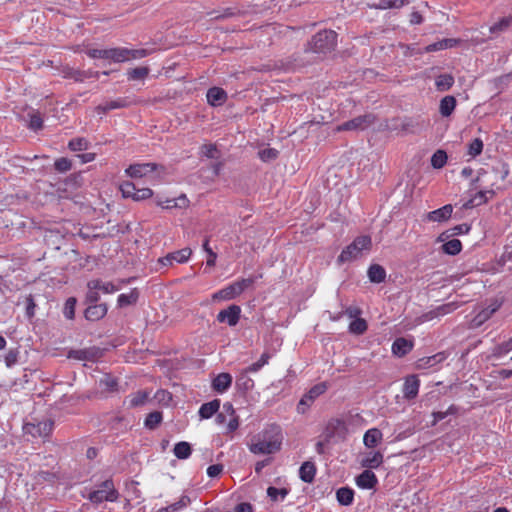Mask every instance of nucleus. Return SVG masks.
<instances>
[{
  "label": "nucleus",
  "mask_w": 512,
  "mask_h": 512,
  "mask_svg": "<svg viewBox=\"0 0 512 512\" xmlns=\"http://www.w3.org/2000/svg\"><path fill=\"white\" fill-rule=\"evenodd\" d=\"M282 436L278 427L255 435L249 445L253 454H273L281 449Z\"/></svg>",
  "instance_id": "obj_1"
},
{
  "label": "nucleus",
  "mask_w": 512,
  "mask_h": 512,
  "mask_svg": "<svg viewBox=\"0 0 512 512\" xmlns=\"http://www.w3.org/2000/svg\"><path fill=\"white\" fill-rule=\"evenodd\" d=\"M372 246L371 237L367 235L358 236L354 241L342 250L337 258L339 264L352 261L361 255L363 250H370Z\"/></svg>",
  "instance_id": "obj_2"
},
{
  "label": "nucleus",
  "mask_w": 512,
  "mask_h": 512,
  "mask_svg": "<svg viewBox=\"0 0 512 512\" xmlns=\"http://www.w3.org/2000/svg\"><path fill=\"white\" fill-rule=\"evenodd\" d=\"M337 34L332 30H323L313 36L309 49L315 53H328L336 46Z\"/></svg>",
  "instance_id": "obj_3"
},
{
  "label": "nucleus",
  "mask_w": 512,
  "mask_h": 512,
  "mask_svg": "<svg viewBox=\"0 0 512 512\" xmlns=\"http://www.w3.org/2000/svg\"><path fill=\"white\" fill-rule=\"evenodd\" d=\"M254 283L253 278L238 280L212 295L214 301L231 300L242 294Z\"/></svg>",
  "instance_id": "obj_4"
},
{
  "label": "nucleus",
  "mask_w": 512,
  "mask_h": 512,
  "mask_svg": "<svg viewBox=\"0 0 512 512\" xmlns=\"http://www.w3.org/2000/svg\"><path fill=\"white\" fill-rule=\"evenodd\" d=\"M483 175L487 178V182L490 183L491 187H495L497 190L502 189V184L509 175L508 165L500 163L497 166H493L490 172H485Z\"/></svg>",
  "instance_id": "obj_5"
},
{
  "label": "nucleus",
  "mask_w": 512,
  "mask_h": 512,
  "mask_svg": "<svg viewBox=\"0 0 512 512\" xmlns=\"http://www.w3.org/2000/svg\"><path fill=\"white\" fill-rule=\"evenodd\" d=\"M327 390L326 383H319L313 386L303 397L300 399L297 405V411L300 414L306 413L310 405L314 400L322 395Z\"/></svg>",
  "instance_id": "obj_6"
},
{
  "label": "nucleus",
  "mask_w": 512,
  "mask_h": 512,
  "mask_svg": "<svg viewBox=\"0 0 512 512\" xmlns=\"http://www.w3.org/2000/svg\"><path fill=\"white\" fill-rule=\"evenodd\" d=\"M374 121L375 117L372 114L361 115L337 126L336 131L364 130L372 125Z\"/></svg>",
  "instance_id": "obj_7"
},
{
  "label": "nucleus",
  "mask_w": 512,
  "mask_h": 512,
  "mask_svg": "<svg viewBox=\"0 0 512 512\" xmlns=\"http://www.w3.org/2000/svg\"><path fill=\"white\" fill-rule=\"evenodd\" d=\"M53 425L54 423L52 420L45 419L37 423H26L23 426V430L25 434H29L32 437L45 438L48 437L52 432Z\"/></svg>",
  "instance_id": "obj_8"
},
{
  "label": "nucleus",
  "mask_w": 512,
  "mask_h": 512,
  "mask_svg": "<svg viewBox=\"0 0 512 512\" xmlns=\"http://www.w3.org/2000/svg\"><path fill=\"white\" fill-rule=\"evenodd\" d=\"M159 166L155 163L133 164L126 169V174L131 178L146 177L157 171Z\"/></svg>",
  "instance_id": "obj_9"
},
{
  "label": "nucleus",
  "mask_w": 512,
  "mask_h": 512,
  "mask_svg": "<svg viewBox=\"0 0 512 512\" xmlns=\"http://www.w3.org/2000/svg\"><path fill=\"white\" fill-rule=\"evenodd\" d=\"M191 254L192 250L190 248H183L181 250L168 253L166 256L160 258L158 262L163 266H170L174 262L185 263L189 260Z\"/></svg>",
  "instance_id": "obj_10"
},
{
  "label": "nucleus",
  "mask_w": 512,
  "mask_h": 512,
  "mask_svg": "<svg viewBox=\"0 0 512 512\" xmlns=\"http://www.w3.org/2000/svg\"><path fill=\"white\" fill-rule=\"evenodd\" d=\"M241 314V308L238 305H230L227 309L221 310L217 315L220 323L227 322L229 326H235Z\"/></svg>",
  "instance_id": "obj_11"
},
{
  "label": "nucleus",
  "mask_w": 512,
  "mask_h": 512,
  "mask_svg": "<svg viewBox=\"0 0 512 512\" xmlns=\"http://www.w3.org/2000/svg\"><path fill=\"white\" fill-rule=\"evenodd\" d=\"M452 212L453 206L451 204H447L439 209L427 213L425 219L431 222H445L451 217Z\"/></svg>",
  "instance_id": "obj_12"
},
{
  "label": "nucleus",
  "mask_w": 512,
  "mask_h": 512,
  "mask_svg": "<svg viewBox=\"0 0 512 512\" xmlns=\"http://www.w3.org/2000/svg\"><path fill=\"white\" fill-rule=\"evenodd\" d=\"M377 482V477L371 470H364L356 478V484L362 489H373Z\"/></svg>",
  "instance_id": "obj_13"
},
{
  "label": "nucleus",
  "mask_w": 512,
  "mask_h": 512,
  "mask_svg": "<svg viewBox=\"0 0 512 512\" xmlns=\"http://www.w3.org/2000/svg\"><path fill=\"white\" fill-rule=\"evenodd\" d=\"M101 356V350L98 348H89L81 350L70 351L69 357L77 360H90L94 361Z\"/></svg>",
  "instance_id": "obj_14"
},
{
  "label": "nucleus",
  "mask_w": 512,
  "mask_h": 512,
  "mask_svg": "<svg viewBox=\"0 0 512 512\" xmlns=\"http://www.w3.org/2000/svg\"><path fill=\"white\" fill-rule=\"evenodd\" d=\"M207 101L212 106L222 105L227 100V93L219 87H212L207 91Z\"/></svg>",
  "instance_id": "obj_15"
},
{
  "label": "nucleus",
  "mask_w": 512,
  "mask_h": 512,
  "mask_svg": "<svg viewBox=\"0 0 512 512\" xmlns=\"http://www.w3.org/2000/svg\"><path fill=\"white\" fill-rule=\"evenodd\" d=\"M107 314L106 304L90 305L85 310V318L89 321H98Z\"/></svg>",
  "instance_id": "obj_16"
},
{
  "label": "nucleus",
  "mask_w": 512,
  "mask_h": 512,
  "mask_svg": "<svg viewBox=\"0 0 512 512\" xmlns=\"http://www.w3.org/2000/svg\"><path fill=\"white\" fill-rule=\"evenodd\" d=\"M232 383V376L229 373H220L212 381V388L218 392H225Z\"/></svg>",
  "instance_id": "obj_17"
},
{
  "label": "nucleus",
  "mask_w": 512,
  "mask_h": 512,
  "mask_svg": "<svg viewBox=\"0 0 512 512\" xmlns=\"http://www.w3.org/2000/svg\"><path fill=\"white\" fill-rule=\"evenodd\" d=\"M413 348V342L405 338H397L392 345V352L398 357L408 354Z\"/></svg>",
  "instance_id": "obj_18"
},
{
  "label": "nucleus",
  "mask_w": 512,
  "mask_h": 512,
  "mask_svg": "<svg viewBox=\"0 0 512 512\" xmlns=\"http://www.w3.org/2000/svg\"><path fill=\"white\" fill-rule=\"evenodd\" d=\"M420 382L416 376H410L406 379L403 387V394L406 399H413L417 396Z\"/></svg>",
  "instance_id": "obj_19"
},
{
  "label": "nucleus",
  "mask_w": 512,
  "mask_h": 512,
  "mask_svg": "<svg viewBox=\"0 0 512 512\" xmlns=\"http://www.w3.org/2000/svg\"><path fill=\"white\" fill-rule=\"evenodd\" d=\"M130 105V101L127 98H119L117 100L109 101L103 105H98L96 111L98 113H107L110 110L125 108Z\"/></svg>",
  "instance_id": "obj_20"
},
{
  "label": "nucleus",
  "mask_w": 512,
  "mask_h": 512,
  "mask_svg": "<svg viewBox=\"0 0 512 512\" xmlns=\"http://www.w3.org/2000/svg\"><path fill=\"white\" fill-rule=\"evenodd\" d=\"M316 474V467L314 463L310 461L304 462L299 469L300 479L306 483H311L314 480Z\"/></svg>",
  "instance_id": "obj_21"
},
{
  "label": "nucleus",
  "mask_w": 512,
  "mask_h": 512,
  "mask_svg": "<svg viewBox=\"0 0 512 512\" xmlns=\"http://www.w3.org/2000/svg\"><path fill=\"white\" fill-rule=\"evenodd\" d=\"M456 99L454 96L448 95L441 99L439 105V112L443 117L450 116L455 107H456Z\"/></svg>",
  "instance_id": "obj_22"
},
{
  "label": "nucleus",
  "mask_w": 512,
  "mask_h": 512,
  "mask_svg": "<svg viewBox=\"0 0 512 512\" xmlns=\"http://www.w3.org/2000/svg\"><path fill=\"white\" fill-rule=\"evenodd\" d=\"M236 387L241 391H250L254 387V381L249 376V372L242 370L236 378Z\"/></svg>",
  "instance_id": "obj_23"
},
{
  "label": "nucleus",
  "mask_w": 512,
  "mask_h": 512,
  "mask_svg": "<svg viewBox=\"0 0 512 512\" xmlns=\"http://www.w3.org/2000/svg\"><path fill=\"white\" fill-rule=\"evenodd\" d=\"M369 280L373 283H382L386 278L385 269L379 264H372L368 269Z\"/></svg>",
  "instance_id": "obj_24"
},
{
  "label": "nucleus",
  "mask_w": 512,
  "mask_h": 512,
  "mask_svg": "<svg viewBox=\"0 0 512 512\" xmlns=\"http://www.w3.org/2000/svg\"><path fill=\"white\" fill-rule=\"evenodd\" d=\"M223 409L229 416V420L226 426V433H231L235 431L239 426L238 417L235 415V411L231 403H225L223 405Z\"/></svg>",
  "instance_id": "obj_25"
},
{
  "label": "nucleus",
  "mask_w": 512,
  "mask_h": 512,
  "mask_svg": "<svg viewBox=\"0 0 512 512\" xmlns=\"http://www.w3.org/2000/svg\"><path fill=\"white\" fill-rule=\"evenodd\" d=\"M446 359V356L443 352L437 353L430 357H424L418 360L417 367L420 369L430 368Z\"/></svg>",
  "instance_id": "obj_26"
},
{
  "label": "nucleus",
  "mask_w": 512,
  "mask_h": 512,
  "mask_svg": "<svg viewBox=\"0 0 512 512\" xmlns=\"http://www.w3.org/2000/svg\"><path fill=\"white\" fill-rule=\"evenodd\" d=\"M63 77L68 79H73L76 82H83L86 78H90L89 73H86V71L74 69L71 67H64L62 70Z\"/></svg>",
  "instance_id": "obj_27"
},
{
  "label": "nucleus",
  "mask_w": 512,
  "mask_h": 512,
  "mask_svg": "<svg viewBox=\"0 0 512 512\" xmlns=\"http://www.w3.org/2000/svg\"><path fill=\"white\" fill-rule=\"evenodd\" d=\"M220 401L215 399L211 402L204 403L199 410V415L201 418L208 419L212 417L219 409Z\"/></svg>",
  "instance_id": "obj_28"
},
{
  "label": "nucleus",
  "mask_w": 512,
  "mask_h": 512,
  "mask_svg": "<svg viewBox=\"0 0 512 512\" xmlns=\"http://www.w3.org/2000/svg\"><path fill=\"white\" fill-rule=\"evenodd\" d=\"M87 288H98L99 291H102L105 294L113 293L118 290L112 282H102L98 279L90 280L87 283Z\"/></svg>",
  "instance_id": "obj_29"
},
{
  "label": "nucleus",
  "mask_w": 512,
  "mask_h": 512,
  "mask_svg": "<svg viewBox=\"0 0 512 512\" xmlns=\"http://www.w3.org/2000/svg\"><path fill=\"white\" fill-rule=\"evenodd\" d=\"M383 462V455L381 452H371L369 453L361 462L363 467L367 468H377Z\"/></svg>",
  "instance_id": "obj_30"
},
{
  "label": "nucleus",
  "mask_w": 512,
  "mask_h": 512,
  "mask_svg": "<svg viewBox=\"0 0 512 512\" xmlns=\"http://www.w3.org/2000/svg\"><path fill=\"white\" fill-rule=\"evenodd\" d=\"M382 439V433L377 428L369 429L364 435V444L368 448H373Z\"/></svg>",
  "instance_id": "obj_31"
},
{
  "label": "nucleus",
  "mask_w": 512,
  "mask_h": 512,
  "mask_svg": "<svg viewBox=\"0 0 512 512\" xmlns=\"http://www.w3.org/2000/svg\"><path fill=\"white\" fill-rule=\"evenodd\" d=\"M454 84V77L451 74H441L436 78L435 86L440 92L449 90Z\"/></svg>",
  "instance_id": "obj_32"
},
{
  "label": "nucleus",
  "mask_w": 512,
  "mask_h": 512,
  "mask_svg": "<svg viewBox=\"0 0 512 512\" xmlns=\"http://www.w3.org/2000/svg\"><path fill=\"white\" fill-rule=\"evenodd\" d=\"M336 497L341 505L348 506L353 502L354 491L348 487H342L337 490Z\"/></svg>",
  "instance_id": "obj_33"
},
{
  "label": "nucleus",
  "mask_w": 512,
  "mask_h": 512,
  "mask_svg": "<svg viewBox=\"0 0 512 512\" xmlns=\"http://www.w3.org/2000/svg\"><path fill=\"white\" fill-rule=\"evenodd\" d=\"M173 452L178 459H187L191 455L192 448L188 442L181 441L174 446Z\"/></svg>",
  "instance_id": "obj_34"
},
{
  "label": "nucleus",
  "mask_w": 512,
  "mask_h": 512,
  "mask_svg": "<svg viewBox=\"0 0 512 512\" xmlns=\"http://www.w3.org/2000/svg\"><path fill=\"white\" fill-rule=\"evenodd\" d=\"M457 308H458V305L455 302H450V303L443 304L441 306H438L433 311H431L429 313V315H431V317H429V318L431 319L433 317L444 316L446 314H449V313L453 312ZM426 316L428 317V314Z\"/></svg>",
  "instance_id": "obj_35"
},
{
  "label": "nucleus",
  "mask_w": 512,
  "mask_h": 512,
  "mask_svg": "<svg viewBox=\"0 0 512 512\" xmlns=\"http://www.w3.org/2000/svg\"><path fill=\"white\" fill-rule=\"evenodd\" d=\"M139 292L137 289H132L128 294H121L118 297V306L125 307L128 305L135 304L138 300Z\"/></svg>",
  "instance_id": "obj_36"
},
{
  "label": "nucleus",
  "mask_w": 512,
  "mask_h": 512,
  "mask_svg": "<svg viewBox=\"0 0 512 512\" xmlns=\"http://www.w3.org/2000/svg\"><path fill=\"white\" fill-rule=\"evenodd\" d=\"M111 61L114 63L129 61V49L124 47L112 48Z\"/></svg>",
  "instance_id": "obj_37"
},
{
  "label": "nucleus",
  "mask_w": 512,
  "mask_h": 512,
  "mask_svg": "<svg viewBox=\"0 0 512 512\" xmlns=\"http://www.w3.org/2000/svg\"><path fill=\"white\" fill-rule=\"evenodd\" d=\"M441 248H442V251L448 255H457L458 253H460V251L462 249V244H461L460 240L452 239V240L446 241L442 245Z\"/></svg>",
  "instance_id": "obj_38"
},
{
  "label": "nucleus",
  "mask_w": 512,
  "mask_h": 512,
  "mask_svg": "<svg viewBox=\"0 0 512 512\" xmlns=\"http://www.w3.org/2000/svg\"><path fill=\"white\" fill-rule=\"evenodd\" d=\"M491 316H492V314H491V312L487 308L482 309L471 320L470 327L471 328H478V327H480L483 323H485L488 319H490Z\"/></svg>",
  "instance_id": "obj_39"
},
{
  "label": "nucleus",
  "mask_w": 512,
  "mask_h": 512,
  "mask_svg": "<svg viewBox=\"0 0 512 512\" xmlns=\"http://www.w3.org/2000/svg\"><path fill=\"white\" fill-rule=\"evenodd\" d=\"M150 72L149 67H136L128 70L127 76L129 80H143Z\"/></svg>",
  "instance_id": "obj_40"
},
{
  "label": "nucleus",
  "mask_w": 512,
  "mask_h": 512,
  "mask_svg": "<svg viewBox=\"0 0 512 512\" xmlns=\"http://www.w3.org/2000/svg\"><path fill=\"white\" fill-rule=\"evenodd\" d=\"M512 23V19L510 17H504L494 25L489 28V32L491 34H500L501 32L506 31Z\"/></svg>",
  "instance_id": "obj_41"
},
{
  "label": "nucleus",
  "mask_w": 512,
  "mask_h": 512,
  "mask_svg": "<svg viewBox=\"0 0 512 512\" xmlns=\"http://www.w3.org/2000/svg\"><path fill=\"white\" fill-rule=\"evenodd\" d=\"M447 162V154L444 150H437L431 157V165L433 168L440 169Z\"/></svg>",
  "instance_id": "obj_42"
},
{
  "label": "nucleus",
  "mask_w": 512,
  "mask_h": 512,
  "mask_svg": "<svg viewBox=\"0 0 512 512\" xmlns=\"http://www.w3.org/2000/svg\"><path fill=\"white\" fill-rule=\"evenodd\" d=\"M367 330V323L363 318H356L349 325V331L356 335H361Z\"/></svg>",
  "instance_id": "obj_43"
},
{
  "label": "nucleus",
  "mask_w": 512,
  "mask_h": 512,
  "mask_svg": "<svg viewBox=\"0 0 512 512\" xmlns=\"http://www.w3.org/2000/svg\"><path fill=\"white\" fill-rule=\"evenodd\" d=\"M117 386V380L110 375H105L103 378L99 380V387L105 391H115L117 389Z\"/></svg>",
  "instance_id": "obj_44"
},
{
  "label": "nucleus",
  "mask_w": 512,
  "mask_h": 512,
  "mask_svg": "<svg viewBox=\"0 0 512 512\" xmlns=\"http://www.w3.org/2000/svg\"><path fill=\"white\" fill-rule=\"evenodd\" d=\"M89 500L93 503H101L103 501H115L116 498L115 497H110V495L108 494H105V492L103 490H95V491H92L90 494H89Z\"/></svg>",
  "instance_id": "obj_45"
},
{
  "label": "nucleus",
  "mask_w": 512,
  "mask_h": 512,
  "mask_svg": "<svg viewBox=\"0 0 512 512\" xmlns=\"http://www.w3.org/2000/svg\"><path fill=\"white\" fill-rule=\"evenodd\" d=\"M149 395L145 391H138L135 394L130 395L129 397V406L130 407H138L143 405L148 399Z\"/></svg>",
  "instance_id": "obj_46"
},
{
  "label": "nucleus",
  "mask_w": 512,
  "mask_h": 512,
  "mask_svg": "<svg viewBox=\"0 0 512 512\" xmlns=\"http://www.w3.org/2000/svg\"><path fill=\"white\" fill-rule=\"evenodd\" d=\"M406 4H408L407 0H380L376 7L379 9H398Z\"/></svg>",
  "instance_id": "obj_47"
},
{
  "label": "nucleus",
  "mask_w": 512,
  "mask_h": 512,
  "mask_svg": "<svg viewBox=\"0 0 512 512\" xmlns=\"http://www.w3.org/2000/svg\"><path fill=\"white\" fill-rule=\"evenodd\" d=\"M162 421V413L159 411L151 412L145 419V426L149 429H155Z\"/></svg>",
  "instance_id": "obj_48"
},
{
  "label": "nucleus",
  "mask_w": 512,
  "mask_h": 512,
  "mask_svg": "<svg viewBox=\"0 0 512 512\" xmlns=\"http://www.w3.org/2000/svg\"><path fill=\"white\" fill-rule=\"evenodd\" d=\"M87 55L94 59H109L111 60L112 48L110 49H89Z\"/></svg>",
  "instance_id": "obj_49"
},
{
  "label": "nucleus",
  "mask_w": 512,
  "mask_h": 512,
  "mask_svg": "<svg viewBox=\"0 0 512 512\" xmlns=\"http://www.w3.org/2000/svg\"><path fill=\"white\" fill-rule=\"evenodd\" d=\"M136 186L134 183L126 181L120 185V190L122 192L123 197L132 198L135 200L136 197Z\"/></svg>",
  "instance_id": "obj_50"
},
{
  "label": "nucleus",
  "mask_w": 512,
  "mask_h": 512,
  "mask_svg": "<svg viewBox=\"0 0 512 512\" xmlns=\"http://www.w3.org/2000/svg\"><path fill=\"white\" fill-rule=\"evenodd\" d=\"M77 300L74 297H70L66 300L63 313L67 319H73L75 316V307Z\"/></svg>",
  "instance_id": "obj_51"
},
{
  "label": "nucleus",
  "mask_w": 512,
  "mask_h": 512,
  "mask_svg": "<svg viewBox=\"0 0 512 512\" xmlns=\"http://www.w3.org/2000/svg\"><path fill=\"white\" fill-rule=\"evenodd\" d=\"M88 144L85 138H74L69 141L68 147L72 151H82L88 148Z\"/></svg>",
  "instance_id": "obj_52"
},
{
  "label": "nucleus",
  "mask_w": 512,
  "mask_h": 512,
  "mask_svg": "<svg viewBox=\"0 0 512 512\" xmlns=\"http://www.w3.org/2000/svg\"><path fill=\"white\" fill-rule=\"evenodd\" d=\"M279 152L274 148H265L258 152V156L261 160L269 162L275 160L278 157Z\"/></svg>",
  "instance_id": "obj_53"
},
{
  "label": "nucleus",
  "mask_w": 512,
  "mask_h": 512,
  "mask_svg": "<svg viewBox=\"0 0 512 512\" xmlns=\"http://www.w3.org/2000/svg\"><path fill=\"white\" fill-rule=\"evenodd\" d=\"M54 166L58 172L64 173L71 169L72 162L68 158L62 157L55 161Z\"/></svg>",
  "instance_id": "obj_54"
},
{
  "label": "nucleus",
  "mask_w": 512,
  "mask_h": 512,
  "mask_svg": "<svg viewBox=\"0 0 512 512\" xmlns=\"http://www.w3.org/2000/svg\"><path fill=\"white\" fill-rule=\"evenodd\" d=\"M190 503V499L188 496H182L177 502L165 507L168 509V512H177L180 509L186 507Z\"/></svg>",
  "instance_id": "obj_55"
},
{
  "label": "nucleus",
  "mask_w": 512,
  "mask_h": 512,
  "mask_svg": "<svg viewBox=\"0 0 512 512\" xmlns=\"http://www.w3.org/2000/svg\"><path fill=\"white\" fill-rule=\"evenodd\" d=\"M483 150V142L479 138H475L470 144H469V155L475 157L481 154Z\"/></svg>",
  "instance_id": "obj_56"
},
{
  "label": "nucleus",
  "mask_w": 512,
  "mask_h": 512,
  "mask_svg": "<svg viewBox=\"0 0 512 512\" xmlns=\"http://www.w3.org/2000/svg\"><path fill=\"white\" fill-rule=\"evenodd\" d=\"M152 53V50L148 49H129V61L144 58Z\"/></svg>",
  "instance_id": "obj_57"
},
{
  "label": "nucleus",
  "mask_w": 512,
  "mask_h": 512,
  "mask_svg": "<svg viewBox=\"0 0 512 512\" xmlns=\"http://www.w3.org/2000/svg\"><path fill=\"white\" fill-rule=\"evenodd\" d=\"M100 490H103L107 495L109 494L110 497H115L116 499L118 498V493L114 488L112 480H105L102 482Z\"/></svg>",
  "instance_id": "obj_58"
},
{
  "label": "nucleus",
  "mask_w": 512,
  "mask_h": 512,
  "mask_svg": "<svg viewBox=\"0 0 512 512\" xmlns=\"http://www.w3.org/2000/svg\"><path fill=\"white\" fill-rule=\"evenodd\" d=\"M19 351L17 349H10L5 355V364L7 367H12L18 361Z\"/></svg>",
  "instance_id": "obj_59"
},
{
  "label": "nucleus",
  "mask_w": 512,
  "mask_h": 512,
  "mask_svg": "<svg viewBox=\"0 0 512 512\" xmlns=\"http://www.w3.org/2000/svg\"><path fill=\"white\" fill-rule=\"evenodd\" d=\"M267 494L272 500H276L279 495L284 498L288 494V491L285 488L278 489L276 487H269Z\"/></svg>",
  "instance_id": "obj_60"
},
{
  "label": "nucleus",
  "mask_w": 512,
  "mask_h": 512,
  "mask_svg": "<svg viewBox=\"0 0 512 512\" xmlns=\"http://www.w3.org/2000/svg\"><path fill=\"white\" fill-rule=\"evenodd\" d=\"M203 154L208 158H216L217 157V147L214 144H205L202 146Z\"/></svg>",
  "instance_id": "obj_61"
},
{
  "label": "nucleus",
  "mask_w": 512,
  "mask_h": 512,
  "mask_svg": "<svg viewBox=\"0 0 512 512\" xmlns=\"http://www.w3.org/2000/svg\"><path fill=\"white\" fill-rule=\"evenodd\" d=\"M510 351H512V347L510 346L509 342L506 341L495 347L493 354L495 356H501L509 353Z\"/></svg>",
  "instance_id": "obj_62"
},
{
  "label": "nucleus",
  "mask_w": 512,
  "mask_h": 512,
  "mask_svg": "<svg viewBox=\"0 0 512 512\" xmlns=\"http://www.w3.org/2000/svg\"><path fill=\"white\" fill-rule=\"evenodd\" d=\"M43 126V120L39 114L30 115L29 127L33 130H39Z\"/></svg>",
  "instance_id": "obj_63"
},
{
  "label": "nucleus",
  "mask_w": 512,
  "mask_h": 512,
  "mask_svg": "<svg viewBox=\"0 0 512 512\" xmlns=\"http://www.w3.org/2000/svg\"><path fill=\"white\" fill-rule=\"evenodd\" d=\"M98 291V288H88L86 293V302L90 304L96 303L100 299Z\"/></svg>",
  "instance_id": "obj_64"
}]
</instances>
